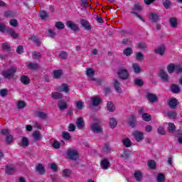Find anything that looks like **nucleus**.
Here are the masks:
<instances>
[{
	"label": "nucleus",
	"instance_id": "obj_31",
	"mask_svg": "<svg viewBox=\"0 0 182 182\" xmlns=\"http://www.w3.org/2000/svg\"><path fill=\"white\" fill-rule=\"evenodd\" d=\"M132 68L134 71V73H141V68H140V65L138 63H134L132 65Z\"/></svg>",
	"mask_w": 182,
	"mask_h": 182
},
{
	"label": "nucleus",
	"instance_id": "obj_14",
	"mask_svg": "<svg viewBox=\"0 0 182 182\" xmlns=\"http://www.w3.org/2000/svg\"><path fill=\"white\" fill-rule=\"evenodd\" d=\"M149 19L153 23H157L160 21V16L156 13H151L149 15Z\"/></svg>",
	"mask_w": 182,
	"mask_h": 182
},
{
	"label": "nucleus",
	"instance_id": "obj_8",
	"mask_svg": "<svg viewBox=\"0 0 182 182\" xmlns=\"http://www.w3.org/2000/svg\"><path fill=\"white\" fill-rule=\"evenodd\" d=\"M132 135L134 136V137L135 140H136V141H141V140H143V139H144V134L139 131H134L132 133Z\"/></svg>",
	"mask_w": 182,
	"mask_h": 182
},
{
	"label": "nucleus",
	"instance_id": "obj_44",
	"mask_svg": "<svg viewBox=\"0 0 182 182\" xmlns=\"http://www.w3.org/2000/svg\"><path fill=\"white\" fill-rule=\"evenodd\" d=\"M136 48L139 49H141L142 50H144V49L147 48V45L145 43L139 42L136 45Z\"/></svg>",
	"mask_w": 182,
	"mask_h": 182
},
{
	"label": "nucleus",
	"instance_id": "obj_16",
	"mask_svg": "<svg viewBox=\"0 0 182 182\" xmlns=\"http://www.w3.org/2000/svg\"><path fill=\"white\" fill-rule=\"evenodd\" d=\"M101 167L102 168H103L104 170H107L109 168V167H110V162L109 161V159H104L102 161H101Z\"/></svg>",
	"mask_w": 182,
	"mask_h": 182
},
{
	"label": "nucleus",
	"instance_id": "obj_27",
	"mask_svg": "<svg viewBox=\"0 0 182 182\" xmlns=\"http://www.w3.org/2000/svg\"><path fill=\"white\" fill-rule=\"evenodd\" d=\"M20 80L23 85H29V83H31V79H29L26 75H21Z\"/></svg>",
	"mask_w": 182,
	"mask_h": 182
},
{
	"label": "nucleus",
	"instance_id": "obj_63",
	"mask_svg": "<svg viewBox=\"0 0 182 182\" xmlns=\"http://www.w3.org/2000/svg\"><path fill=\"white\" fill-rule=\"evenodd\" d=\"M40 18L41 19H46V18H48V13H46V11H42L40 12Z\"/></svg>",
	"mask_w": 182,
	"mask_h": 182
},
{
	"label": "nucleus",
	"instance_id": "obj_2",
	"mask_svg": "<svg viewBox=\"0 0 182 182\" xmlns=\"http://www.w3.org/2000/svg\"><path fill=\"white\" fill-rule=\"evenodd\" d=\"M100 123H102V121L98 120L97 122L91 124L90 129L93 133L99 134L103 132V128L100 126Z\"/></svg>",
	"mask_w": 182,
	"mask_h": 182
},
{
	"label": "nucleus",
	"instance_id": "obj_53",
	"mask_svg": "<svg viewBox=\"0 0 182 182\" xmlns=\"http://www.w3.org/2000/svg\"><path fill=\"white\" fill-rule=\"evenodd\" d=\"M122 143L125 147H130L132 146V141H130L129 139H124Z\"/></svg>",
	"mask_w": 182,
	"mask_h": 182
},
{
	"label": "nucleus",
	"instance_id": "obj_45",
	"mask_svg": "<svg viewBox=\"0 0 182 182\" xmlns=\"http://www.w3.org/2000/svg\"><path fill=\"white\" fill-rule=\"evenodd\" d=\"M58 56L63 60H66L68 59V53L66 51H61Z\"/></svg>",
	"mask_w": 182,
	"mask_h": 182
},
{
	"label": "nucleus",
	"instance_id": "obj_61",
	"mask_svg": "<svg viewBox=\"0 0 182 182\" xmlns=\"http://www.w3.org/2000/svg\"><path fill=\"white\" fill-rule=\"evenodd\" d=\"M90 0H81V6H82V8H85L86 9V8H87V5H89V1Z\"/></svg>",
	"mask_w": 182,
	"mask_h": 182
},
{
	"label": "nucleus",
	"instance_id": "obj_4",
	"mask_svg": "<svg viewBox=\"0 0 182 182\" xmlns=\"http://www.w3.org/2000/svg\"><path fill=\"white\" fill-rule=\"evenodd\" d=\"M117 75L120 79H122V80H127V79L130 77L129 71L124 68H122L118 70Z\"/></svg>",
	"mask_w": 182,
	"mask_h": 182
},
{
	"label": "nucleus",
	"instance_id": "obj_19",
	"mask_svg": "<svg viewBox=\"0 0 182 182\" xmlns=\"http://www.w3.org/2000/svg\"><path fill=\"white\" fill-rule=\"evenodd\" d=\"M165 116L169 117V119H177V112L173 111L164 112Z\"/></svg>",
	"mask_w": 182,
	"mask_h": 182
},
{
	"label": "nucleus",
	"instance_id": "obj_28",
	"mask_svg": "<svg viewBox=\"0 0 182 182\" xmlns=\"http://www.w3.org/2000/svg\"><path fill=\"white\" fill-rule=\"evenodd\" d=\"M5 170H6V174H9V176H11V174H12L13 173H15V166H6Z\"/></svg>",
	"mask_w": 182,
	"mask_h": 182
},
{
	"label": "nucleus",
	"instance_id": "obj_42",
	"mask_svg": "<svg viewBox=\"0 0 182 182\" xmlns=\"http://www.w3.org/2000/svg\"><path fill=\"white\" fill-rule=\"evenodd\" d=\"M167 69H168V73H173L176 69V65L173 63H171L167 66Z\"/></svg>",
	"mask_w": 182,
	"mask_h": 182
},
{
	"label": "nucleus",
	"instance_id": "obj_40",
	"mask_svg": "<svg viewBox=\"0 0 182 182\" xmlns=\"http://www.w3.org/2000/svg\"><path fill=\"white\" fill-rule=\"evenodd\" d=\"M2 49L6 52H11V45L8 44V43H4L2 44Z\"/></svg>",
	"mask_w": 182,
	"mask_h": 182
},
{
	"label": "nucleus",
	"instance_id": "obj_20",
	"mask_svg": "<svg viewBox=\"0 0 182 182\" xmlns=\"http://www.w3.org/2000/svg\"><path fill=\"white\" fill-rule=\"evenodd\" d=\"M160 77L164 80V82H168V75L164 70H161L159 73Z\"/></svg>",
	"mask_w": 182,
	"mask_h": 182
},
{
	"label": "nucleus",
	"instance_id": "obj_38",
	"mask_svg": "<svg viewBox=\"0 0 182 182\" xmlns=\"http://www.w3.org/2000/svg\"><path fill=\"white\" fill-rule=\"evenodd\" d=\"M21 145L23 146V147H28V146H29V140L23 136L21 139Z\"/></svg>",
	"mask_w": 182,
	"mask_h": 182
},
{
	"label": "nucleus",
	"instance_id": "obj_29",
	"mask_svg": "<svg viewBox=\"0 0 182 182\" xmlns=\"http://www.w3.org/2000/svg\"><path fill=\"white\" fill-rule=\"evenodd\" d=\"M63 75L62 70H55L53 71V76L55 79H59Z\"/></svg>",
	"mask_w": 182,
	"mask_h": 182
},
{
	"label": "nucleus",
	"instance_id": "obj_6",
	"mask_svg": "<svg viewBox=\"0 0 182 182\" xmlns=\"http://www.w3.org/2000/svg\"><path fill=\"white\" fill-rule=\"evenodd\" d=\"M6 33L13 38V39H19V38H21L19 33H16L14 28L10 27H7Z\"/></svg>",
	"mask_w": 182,
	"mask_h": 182
},
{
	"label": "nucleus",
	"instance_id": "obj_13",
	"mask_svg": "<svg viewBox=\"0 0 182 182\" xmlns=\"http://www.w3.org/2000/svg\"><path fill=\"white\" fill-rule=\"evenodd\" d=\"M76 126L80 130H83V129H85V121L83 120V118H77L76 122Z\"/></svg>",
	"mask_w": 182,
	"mask_h": 182
},
{
	"label": "nucleus",
	"instance_id": "obj_49",
	"mask_svg": "<svg viewBox=\"0 0 182 182\" xmlns=\"http://www.w3.org/2000/svg\"><path fill=\"white\" fill-rule=\"evenodd\" d=\"M86 74L87 76H88V77H92V76H93V75H95V70H93V68H87V71H86Z\"/></svg>",
	"mask_w": 182,
	"mask_h": 182
},
{
	"label": "nucleus",
	"instance_id": "obj_34",
	"mask_svg": "<svg viewBox=\"0 0 182 182\" xmlns=\"http://www.w3.org/2000/svg\"><path fill=\"white\" fill-rule=\"evenodd\" d=\"M28 69H31V70H36V69H39V64L35 63H30L28 65Z\"/></svg>",
	"mask_w": 182,
	"mask_h": 182
},
{
	"label": "nucleus",
	"instance_id": "obj_35",
	"mask_svg": "<svg viewBox=\"0 0 182 182\" xmlns=\"http://www.w3.org/2000/svg\"><path fill=\"white\" fill-rule=\"evenodd\" d=\"M142 119L144 120V122H150L151 120V115L146 112L143 113Z\"/></svg>",
	"mask_w": 182,
	"mask_h": 182
},
{
	"label": "nucleus",
	"instance_id": "obj_62",
	"mask_svg": "<svg viewBox=\"0 0 182 182\" xmlns=\"http://www.w3.org/2000/svg\"><path fill=\"white\" fill-rule=\"evenodd\" d=\"M63 177H70V170L64 169L63 171Z\"/></svg>",
	"mask_w": 182,
	"mask_h": 182
},
{
	"label": "nucleus",
	"instance_id": "obj_51",
	"mask_svg": "<svg viewBox=\"0 0 182 182\" xmlns=\"http://www.w3.org/2000/svg\"><path fill=\"white\" fill-rule=\"evenodd\" d=\"M165 179H166V177L164 176V174L159 173L158 176H157L156 181H158V182H164Z\"/></svg>",
	"mask_w": 182,
	"mask_h": 182
},
{
	"label": "nucleus",
	"instance_id": "obj_23",
	"mask_svg": "<svg viewBox=\"0 0 182 182\" xmlns=\"http://www.w3.org/2000/svg\"><path fill=\"white\" fill-rule=\"evenodd\" d=\"M92 106L97 107L102 102V99L97 97H92Z\"/></svg>",
	"mask_w": 182,
	"mask_h": 182
},
{
	"label": "nucleus",
	"instance_id": "obj_33",
	"mask_svg": "<svg viewBox=\"0 0 182 182\" xmlns=\"http://www.w3.org/2000/svg\"><path fill=\"white\" fill-rule=\"evenodd\" d=\"M169 23L172 28H177V25H178V22H177V19L174 17H172L170 18Z\"/></svg>",
	"mask_w": 182,
	"mask_h": 182
},
{
	"label": "nucleus",
	"instance_id": "obj_9",
	"mask_svg": "<svg viewBox=\"0 0 182 182\" xmlns=\"http://www.w3.org/2000/svg\"><path fill=\"white\" fill-rule=\"evenodd\" d=\"M36 171L41 176H43L46 174L45 166L42 164H38L36 166Z\"/></svg>",
	"mask_w": 182,
	"mask_h": 182
},
{
	"label": "nucleus",
	"instance_id": "obj_32",
	"mask_svg": "<svg viewBox=\"0 0 182 182\" xmlns=\"http://www.w3.org/2000/svg\"><path fill=\"white\" fill-rule=\"evenodd\" d=\"M51 96H52L53 99H55V100H59V99H62V97H63V95H62V93L58 92H52Z\"/></svg>",
	"mask_w": 182,
	"mask_h": 182
},
{
	"label": "nucleus",
	"instance_id": "obj_57",
	"mask_svg": "<svg viewBox=\"0 0 182 182\" xmlns=\"http://www.w3.org/2000/svg\"><path fill=\"white\" fill-rule=\"evenodd\" d=\"M136 60H143L144 59V55L141 52H138L136 55Z\"/></svg>",
	"mask_w": 182,
	"mask_h": 182
},
{
	"label": "nucleus",
	"instance_id": "obj_1",
	"mask_svg": "<svg viewBox=\"0 0 182 182\" xmlns=\"http://www.w3.org/2000/svg\"><path fill=\"white\" fill-rule=\"evenodd\" d=\"M143 10V6H141V4L140 3L135 4L133 7L132 8V11L130 14H132V15H135V16H137L141 21L143 22H145L146 21L144 19V18L137 12H140Z\"/></svg>",
	"mask_w": 182,
	"mask_h": 182
},
{
	"label": "nucleus",
	"instance_id": "obj_60",
	"mask_svg": "<svg viewBox=\"0 0 182 182\" xmlns=\"http://www.w3.org/2000/svg\"><path fill=\"white\" fill-rule=\"evenodd\" d=\"M157 133L159 134H161L162 136H164V134H166V132L164 131V127H158Z\"/></svg>",
	"mask_w": 182,
	"mask_h": 182
},
{
	"label": "nucleus",
	"instance_id": "obj_47",
	"mask_svg": "<svg viewBox=\"0 0 182 182\" xmlns=\"http://www.w3.org/2000/svg\"><path fill=\"white\" fill-rule=\"evenodd\" d=\"M148 167L149 168H151V170H155L156 169V161L153 160H150L148 161Z\"/></svg>",
	"mask_w": 182,
	"mask_h": 182
},
{
	"label": "nucleus",
	"instance_id": "obj_15",
	"mask_svg": "<svg viewBox=\"0 0 182 182\" xmlns=\"http://www.w3.org/2000/svg\"><path fill=\"white\" fill-rule=\"evenodd\" d=\"M178 105V101H177V99L176 98H172L168 102V106L171 107V109H176Z\"/></svg>",
	"mask_w": 182,
	"mask_h": 182
},
{
	"label": "nucleus",
	"instance_id": "obj_21",
	"mask_svg": "<svg viewBox=\"0 0 182 182\" xmlns=\"http://www.w3.org/2000/svg\"><path fill=\"white\" fill-rule=\"evenodd\" d=\"M171 90L172 93H176V94L180 93V92H181V89L180 88V86L176 84H172L171 85Z\"/></svg>",
	"mask_w": 182,
	"mask_h": 182
},
{
	"label": "nucleus",
	"instance_id": "obj_54",
	"mask_svg": "<svg viewBox=\"0 0 182 182\" xmlns=\"http://www.w3.org/2000/svg\"><path fill=\"white\" fill-rule=\"evenodd\" d=\"M5 18H14L15 16V14H14V11H8L4 13Z\"/></svg>",
	"mask_w": 182,
	"mask_h": 182
},
{
	"label": "nucleus",
	"instance_id": "obj_46",
	"mask_svg": "<svg viewBox=\"0 0 182 182\" xmlns=\"http://www.w3.org/2000/svg\"><path fill=\"white\" fill-rule=\"evenodd\" d=\"M109 126L110 127H112V129L116 127V126H117V121H116L115 118H111L109 119Z\"/></svg>",
	"mask_w": 182,
	"mask_h": 182
},
{
	"label": "nucleus",
	"instance_id": "obj_41",
	"mask_svg": "<svg viewBox=\"0 0 182 182\" xmlns=\"http://www.w3.org/2000/svg\"><path fill=\"white\" fill-rule=\"evenodd\" d=\"M133 54V49L132 48H127L124 50V55L125 56H130V55Z\"/></svg>",
	"mask_w": 182,
	"mask_h": 182
},
{
	"label": "nucleus",
	"instance_id": "obj_48",
	"mask_svg": "<svg viewBox=\"0 0 182 182\" xmlns=\"http://www.w3.org/2000/svg\"><path fill=\"white\" fill-rule=\"evenodd\" d=\"M168 131L169 132V133H173L176 131V125H174V124L170 122L168 124Z\"/></svg>",
	"mask_w": 182,
	"mask_h": 182
},
{
	"label": "nucleus",
	"instance_id": "obj_50",
	"mask_svg": "<svg viewBox=\"0 0 182 182\" xmlns=\"http://www.w3.org/2000/svg\"><path fill=\"white\" fill-rule=\"evenodd\" d=\"M31 41L33 42H35V43L37 44V46H41V41L39 40V38L38 37H36V36H31Z\"/></svg>",
	"mask_w": 182,
	"mask_h": 182
},
{
	"label": "nucleus",
	"instance_id": "obj_59",
	"mask_svg": "<svg viewBox=\"0 0 182 182\" xmlns=\"http://www.w3.org/2000/svg\"><path fill=\"white\" fill-rule=\"evenodd\" d=\"M14 140V137L12 136V135H6V141L7 143V144H11V143H12Z\"/></svg>",
	"mask_w": 182,
	"mask_h": 182
},
{
	"label": "nucleus",
	"instance_id": "obj_5",
	"mask_svg": "<svg viewBox=\"0 0 182 182\" xmlns=\"http://www.w3.org/2000/svg\"><path fill=\"white\" fill-rule=\"evenodd\" d=\"M67 156L70 160L76 161L79 159V153H77V151L73 149L67 150Z\"/></svg>",
	"mask_w": 182,
	"mask_h": 182
},
{
	"label": "nucleus",
	"instance_id": "obj_37",
	"mask_svg": "<svg viewBox=\"0 0 182 182\" xmlns=\"http://www.w3.org/2000/svg\"><path fill=\"white\" fill-rule=\"evenodd\" d=\"M17 109H22L26 107V103L23 101H18L16 104Z\"/></svg>",
	"mask_w": 182,
	"mask_h": 182
},
{
	"label": "nucleus",
	"instance_id": "obj_17",
	"mask_svg": "<svg viewBox=\"0 0 182 182\" xmlns=\"http://www.w3.org/2000/svg\"><path fill=\"white\" fill-rule=\"evenodd\" d=\"M58 92H65V93L69 92V85L66 83L62 84V85L57 88Z\"/></svg>",
	"mask_w": 182,
	"mask_h": 182
},
{
	"label": "nucleus",
	"instance_id": "obj_64",
	"mask_svg": "<svg viewBox=\"0 0 182 182\" xmlns=\"http://www.w3.org/2000/svg\"><path fill=\"white\" fill-rule=\"evenodd\" d=\"M163 5L164 8H166V9H168V8H170V6L171 5V3L170 2V0H165L163 2Z\"/></svg>",
	"mask_w": 182,
	"mask_h": 182
},
{
	"label": "nucleus",
	"instance_id": "obj_26",
	"mask_svg": "<svg viewBox=\"0 0 182 182\" xmlns=\"http://www.w3.org/2000/svg\"><path fill=\"white\" fill-rule=\"evenodd\" d=\"M58 106L60 110H65V109H68V103L63 100L58 101Z\"/></svg>",
	"mask_w": 182,
	"mask_h": 182
},
{
	"label": "nucleus",
	"instance_id": "obj_43",
	"mask_svg": "<svg viewBox=\"0 0 182 182\" xmlns=\"http://www.w3.org/2000/svg\"><path fill=\"white\" fill-rule=\"evenodd\" d=\"M9 94V91H8V89L5 88L0 90V95L1 96V97H6V96H8Z\"/></svg>",
	"mask_w": 182,
	"mask_h": 182
},
{
	"label": "nucleus",
	"instance_id": "obj_58",
	"mask_svg": "<svg viewBox=\"0 0 182 182\" xmlns=\"http://www.w3.org/2000/svg\"><path fill=\"white\" fill-rule=\"evenodd\" d=\"M33 55V58L34 59H41V56H42V55L41 54V53L38 52V51H33L32 53Z\"/></svg>",
	"mask_w": 182,
	"mask_h": 182
},
{
	"label": "nucleus",
	"instance_id": "obj_18",
	"mask_svg": "<svg viewBox=\"0 0 182 182\" xmlns=\"http://www.w3.org/2000/svg\"><path fill=\"white\" fill-rule=\"evenodd\" d=\"M166 50V46L164 45H161L155 49V53L163 56L164 55V51Z\"/></svg>",
	"mask_w": 182,
	"mask_h": 182
},
{
	"label": "nucleus",
	"instance_id": "obj_25",
	"mask_svg": "<svg viewBox=\"0 0 182 182\" xmlns=\"http://www.w3.org/2000/svg\"><path fill=\"white\" fill-rule=\"evenodd\" d=\"M33 137L36 141H41V140H42V135L40 131H35L33 133Z\"/></svg>",
	"mask_w": 182,
	"mask_h": 182
},
{
	"label": "nucleus",
	"instance_id": "obj_39",
	"mask_svg": "<svg viewBox=\"0 0 182 182\" xmlns=\"http://www.w3.org/2000/svg\"><path fill=\"white\" fill-rule=\"evenodd\" d=\"M55 28L62 31V29H65V24L62 21H58L55 23Z\"/></svg>",
	"mask_w": 182,
	"mask_h": 182
},
{
	"label": "nucleus",
	"instance_id": "obj_11",
	"mask_svg": "<svg viewBox=\"0 0 182 182\" xmlns=\"http://www.w3.org/2000/svg\"><path fill=\"white\" fill-rule=\"evenodd\" d=\"M137 122V118L136 115H130L128 118V123L131 127H136V122Z\"/></svg>",
	"mask_w": 182,
	"mask_h": 182
},
{
	"label": "nucleus",
	"instance_id": "obj_22",
	"mask_svg": "<svg viewBox=\"0 0 182 182\" xmlns=\"http://www.w3.org/2000/svg\"><path fill=\"white\" fill-rule=\"evenodd\" d=\"M113 85L117 93H122V87H120V82L119 80H114Z\"/></svg>",
	"mask_w": 182,
	"mask_h": 182
},
{
	"label": "nucleus",
	"instance_id": "obj_24",
	"mask_svg": "<svg viewBox=\"0 0 182 182\" xmlns=\"http://www.w3.org/2000/svg\"><path fill=\"white\" fill-rule=\"evenodd\" d=\"M36 116L40 119H42L43 120L48 119V114L41 111H36Z\"/></svg>",
	"mask_w": 182,
	"mask_h": 182
},
{
	"label": "nucleus",
	"instance_id": "obj_36",
	"mask_svg": "<svg viewBox=\"0 0 182 182\" xmlns=\"http://www.w3.org/2000/svg\"><path fill=\"white\" fill-rule=\"evenodd\" d=\"M102 150L103 151H105V153H111L113 151V149H112V147L109 144H105Z\"/></svg>",
	"mask_w": 182,
	"mask_h": 182
},
{
	"label": "nucleus",
	"instance_id": "obj_30",
	"mask_svg": "<svg viewBox=\"0 0 182 182\" xmlns=\"http://www.w3.org/2000/svg\"><path fill=\"white\" fill-rule=\"evenodd\" d=\"M107 109L108 112H110L111 113H113L114 110H116V108L114 107V105H113V102H108L107 104Z\"/></svg>",
	"mask_w": 182,
	"mask_h": 182
},
{
	"label": "nucleus",
	"instance_id": "obj_55",
	"mask_svg": "<svg viewBox=\"0 0 182 182\" xmlns=\"http://www.w3.org/2000/svg\"><path fill=\"white\" fill-rule=\"evenodd\" d=\"M7 29H8V27H6L5 23H1L0 24V32H1V33H5V32H6Z\"/></svg>",
	"mask_w": 182,
	"mask_h": 182
},
{
	"label": "nucleus",
	"instance_id": "obj_56",
	"mask_svg": "<svg viewBox=\"0 0 182 182\" xmlns=\"http://www.w3.org/2000/svg\"><path fill=\"white\" fill-rule=\"evenodd\" d=\"M9 23L11 26H13L14 28L18 27V21L15 18L11 19Z\"/></svg>",
	"mask_w": 182,
	"mask_h": 182
},
{
	"label": "nucleus",
	"instance_id": "obj_52",
	"mask_svg": "<svg viewBox=\"0 0 182 182\" xmlns=\"http://www.w3.org/2000/svg\"><path fill=\"white\" fill-rule=\"evenodd\" d=\"M134 177L136 180V181H141V172L140 171H136L134 173Z\"/></svg>",
	"mask_w": 182,
	"mask_h": 182
},
{
	"label": "nucleus",
	"instance_id": "obj_12",
	"mask_svg": "<svg viewBox=\"0 0 182 182\" xmlns=\"http://www.w3.org/2000/svg\"><path fill=\"white\" fill-rule=\"evenodd\" d=\"M80 24L85 28V31H90L92 29V26H90L89 21L83 18L80 20Z\"/></svg>",
	"mask_w": 182,
	"mask_h": 182
},
{
	"label": "nucleus",
	"instance_id": "obj_3",
	"mask_svg": "<svg viewBox=\"0 0 182 182\" xmlns=\"http://www.w3.org/2000/svg\"><path fill=\"white\" fill-rule=\"evenodd\" d=\"M16 73V68H11L9 70L2 72V75L5 79H12Z\"/></svg>",
	"mask_w": 182,
	"mask_h": 182
},
{
	"label": "nucleus",
	"instance_id": "obj_10",
	"mask_svg": "<svg viewBox=\"0 0 182 182\" xmlns=\"http://www.w3.org/2000/svg\"><path fill=\"white\" fill-rule=\"evenodd\" d=\"M146 99L151 102V103H156L159 100L157 95L156 94L148 92L146 94Z\"/></svg>",
	"mask_w": 182,
	"mask_h": 182
},
{
	"label": "nucleus",
	"instance_id": "obj_7",
	"mask_svg": "<svg viewBox=\"0 0 182 182\" xmlns=\"http://www.w3.org/2000/svg\"><path fill=\"white\" fill-rule=\"evenodd\" d=\"M67 27L73 31V32H79L80 28L77 23H73L72 21H68L66 23Z\"/></svg>",
	"mask_w": 182,
	"mask_h": 182
}]
</instances>
